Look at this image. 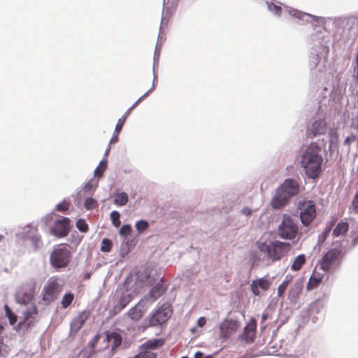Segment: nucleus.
Segmentation results:
<instances>
[{"label":"nucleus","mask_w":358,"mask_h":358,"mask_svg":"<svg viewBox=\"0 0 358 358\" xmlns=\"http://www.w3.org/2000/svg\"><path fill=\"white\" fill-rule=\"evenodd\" d=\"M74 294L72 293L65 294L61 300V305L63 308H67L73 302Z\"/></svg>","instance_id":"29"},{"label":"nucleus","mask_w":358,"mask_h":358,"mask_svg":"<svg viewBox=\"0 0 358 358\" xmlns=\"http://www.w3.org/2000/svg\"><path fill=\"white\" fill-rule=\"evenodd\" d=\"M257 331V321L255 318H251L243 329V333L239 336V338L246 343L254 342Z\"/></svg>","instance_id":"13"},{"label":"nucleus","mask_w":358,"mask_h":358,"mask_svg":"<svg viewBox=\"0 0 358 358\" xmlns=\"http://www.w3.org/2000/svg\"><path fill=\"white\" fill-rule=\"evenodd\" d=\"M128 202V196L125 192L117 193L115 196L114 203L118 206H124Z\"/></svg>","instance_id":"28"},{"label":"nucleus","mask_w":358,"mask_h":358,"mask_svg":"<svg viewBox=\"0 0 358 358\" xmlns=\"http://www.w3.org/2000/svg\"><path fill=\"white\" fill-rule=\"evenodd\" d=\"M291 281V279L284 280L278 287V296L282 297Z\"/></svg>","instance_id":"33"},{"label":"nucleus","mask_w":358,"mask_h":358,"mask_svg":"<svg viewBox=\"0 0 358 358\" xmlns=\"http://www.w3.org/2000/svg\"><path fill=\"white\" fill-rule=\"evenodd\" d=\"M64 288V283L58 276L50 277L43 287L39 301L42 305H50L56 301Z\"/></svg>","instance_id":"3"},{"label":"nucleus","mask_w":358,"mask_h":358,"mask_svg":"<svg viewBox=\"0 0 358 358\" xmlns=\"http://www.w3.org/2000/svg\"><path fill=\"white\" fill-rule=\"evenodd\" d=\"M90 317V313L84 310L73 318L70 324V335H76L83 327Z\"/></svg>","instance_id":"12"},{"label":"nucleus","mask_w":358,"mask_h":358,"mask_svg":"<svg viewBox=\"0 0 358 358\" xmlns=\"http://www.w3.org/2000/svg\"><path fill=\"white\" fill-rule=\"evenodd\" d=\"M323 279V275L317 272L313 271L307 283L308 290L313 289L319 286Z\"/></svg>","instance_id":"21"},{"label":"nucleus","mask_w":358,"mask_h":358,"mask_svg":"<svg viewBox=\"0 0 358 358\" xmlns=\"http://www.w3.org/2000/svg\"><path fill=\"white\" fill-rule=\"evenodd\" d=\"M36 282L34 280H29L19 286L15 294L16 302L21 305H28L34 299Z\"/></svg>","instance_id":"5"},{"label":"nucleus","mask_w":358,"mask_h":358,"mask_svg":"<svg viewBox=\"0 0 358 358\" xmlns=\"http://www.w3.org/2000/svg\"><path fill=\"white\" fill-rule=\"evenodd\" d=\"M203 354L201 352H196L194 354V358H204Z\"/></svg>","instance_id":"48"},{"label":"nucleus","mask_w":358,"mask_h":358,"mask_svg":"<svg viewBox=\"0 0 358 358\" xmlns=\"http://www.w3.org/2000/svg\"><path fill=\"white\" fill-rule=\"evenodd\" d=\"M133 110L132 108H129L125 113L124 115V116H126V118L129 115V114L131 113V111Z\"/></svg>","instance_id":"51"},{"label":"nucleus","mask_w":358,"mask_h":358,"mask_svg":"<svg viewBox=\"0 0 358 358\" xmlns=\"http://www.w3.org/2000/svg\"><path fill=\"white\" fill-rule=\"evenodd\" d=\"M257 248L264 253L268 259L272 262L279 261L290 250L291 245L289 243L279 241L258 242Z\"/></svg>","instance_id":"2"},{"label":"nucleus","mask_w":358,"mask_h":358,"mask_svg":"<svg viewBox=\"0 0 358 358\" xmlns=\"http://www.w3.org/2000/svg\"><path fill=\"white\" fill-rule=\"evenodd\" d=\"M164 341L162 339H152L149 340L146 343H143L141 347V350H155L157 348L163 345Z\"/></svg>","instance_id":"23"},{"label":"nucleus","mask_w":358,"mask_h":358,"mask_svg":"<svg viewBox=\"0 0 358 358\" xmlns=\"http://www.w3.org/2000/svg\"><path fill=\"white\" fill-rule=\"evenodd\" d=\"M300 218L303 225L308 226L316 217V207L314 201H305L299 203Z\"/></svg>","instance_id":"9"},{"label":"nucleus","mask_w":358,"mask_h":358,"mask_svg":"<svg viewBox=\"0 0 358 358\" xmlns=\"http://www.w3.org/2000/svg\"><path fill=\"white\" fill-rule=\"evenodd\" d=\"M204 358H212V357H211V356H206V357H204Z\"/></svg>","instance_id":"56"},{"label":"nucleus","mask_w":358,"mask_h":358,"mask_svg":"<svg viewBox=\"0 0 358 358\" xmlns=\"http://www.w3.org/2000/svg\"><path fill=\"white\" fill-rule=\"evenodd\" d=\"M6 315L9 320V322L11 325H13L17 322V315L13 313V311L9 308L8 305L5 306Z\"/></svg>","instance_id":"31"},{"label":"nucleus","mask_w":358,"mask_h":358,"mask_svg":"<svg viewBox=\"0 0 358 358\" xmlns=\"http://www.w3.org/2000/svg\"><path fill=\"white\" fill-rule=\"evenodd\" d=\"M76 227L81 232H87L89 229L88 224L86 223L85 220L83 219H79L76 222Z\"/></svg>","instance_id":"35"},{"label":"nucleus","mask_w":358,"mask_h":358,"mask_svg":"<svg viewBox=\"0 0 358 358\" xmlns=\"http://www.w3.org/2000/svg\"><path fill=\"white\" fill-rule=\"evenodd\" d=\"M349 229V224L346 222H339L333 231V235L336 237L344 236Z\"/></svg>","instance_id":"25"},{"label":"nucleus","mask_w":358,"mask_h":358,"mask_svg":"<svg viewBox=\"0 0 358 358\" xmlns=\"http://www.w3.org/2000/svg\"><path fill=\"white\" fill-rule=\"evenodd\" d=\"M69 205L68 201H63L57 205L56 210L59 212H65L69 209Z\"/></svg>","instance_id":"40"},{"label":"nucleus","mask_w":358,"mask_h":358,"mask_svg":"<svg viewBox=\"0 0 358 358\" xmlns=\"http://www.w3.org/2000/svg\"><path fill=\"white\" fill-rule=\"evenodd\" d=\"M240 327V323L238 320L234 319H225L220 324V336L224 340H227L234 334Z\"/></svg>","instance_id":"10"},{"label":"nucleus","mask_w":358,"mask_h":358,"mask_svg":"<svg viewBox=\"0 0 358 358\" xmlns=\"http://www.w3.org/2000/svg\"><path fill=\"white\" fill-rule=\"evenodd\" d=\"M336 221H337V218H334L330 222L329 224L328 225V227H327V229H325V231L324 232V239H325L329 235V233H330L332 227L335 225Z\"/></svg>","instance_id":"42"},{"label":"nucleus","mask_w":358,"mask_h":358,"mask_svg":"<svg viewBox=\"0 0 358 358\" xmlns=\"http://www.w3.org/2000/svg\"><path fill=\"white\" fill-rule=\"evenodd\" d=\"M120 217V215L117 211L114 210V211L111 212V213H110L111 221L113 222V224L115 227H119L121 224Z\"/></svg>","instance_id":"34"},{"label":"nucleus","mask_w":358,"mask_h":358,"mask_svg":"<svg viewBox=\"0 0 358 358\" xmlns=\"http://www.w3.org/2000/svg\"><path fill=\"white\" fill-rule=\"evenodd\" d=\"M206 324V320L204 317H201L197 320V325L199 327H203Z\"/></svg>","instance_id":"45"},{"label":"nucleus","mask_w":358,"mask_h":358,"mask_svg":"<svg viewBox=\"0 0 358 358\" xmlns=\"http://www.w3.org/2000/svg\"><path fill=\"white\" fill-rule=\"evenodd\" d=\"M306 263V257L304 255H298L291 265V269L294 271H299Z\"/></svg>","instance_id":"26"},{"label":"nucleus","mask_w":358,"mask_h":358,"mask_svg":"<svg viewBox=\"0 0 358 358\" xmlns=\"http://www.w3.org/2000/svg\"><path fill=\"white\" fill-rule=\"evenodd\" d=\"M299 184L294 179H287L278 188L289 199L299 192Z\"/></svg>","instance_id":"14"},{"label":"nucleus","mask_w":358,"mask_h":358,"mask_svg":"<svg viewBox=\"0 0 358 358\" xmlns=\"http://www.w3.org/2000/svg\"><path fill=\"white\" fill-rule=\"evenodd\" d=\"M271 285V282L265 278H259L252 281L251 284V290L252 293L259 296L260 294L259 289L263 291H266Z\"/></svg>","instance_id":"15"},{"label":"nucleus","mask_w":358,"mask_h":358,"mask_svg":"<svg viewBox=\"0 0 358 358\" xmlns=\"http://www.w3.org/2000/svg\"><path fill=\"white\" fill-rule=\"evenodd\" d=\"M268 318V315L266 313H264L262 315V322H264L267 320Z\"/></svg>","instance_id":"52"},{"label":"nucleus","mask_w":358,"mask_h":358,"mask_svg":"<svg viewBox=\"0 0 358 358\" xmlns=\"http://www.w3.org/2000/svg\"><path fill=\"white\" fill-rule=\"evenodd\" d=\"M70 220L67 217H62L57 220L50 229L51 234L62 238L67 236L69 231Z\"/></svg>","instance_id":"11"},{"label":"nucleus","mask_w":358,"mask_h":358,"mask_svg":"<svg viewBox=\"0 0 358 358\" xmlns=\"http://www.w3.org/2000/svg\"><path fill=\"white\" fill-rule=\"evenodd\" d=\"M97 206V202L92 198H87L85 201V207L87 210H93Z\"/></svg>","instance_id":"37"},{"label":"nucleus","mask_w":358,"mask_h":358,"mask_svg":"<svg viewBox=\"0 0 358 358\" xmlns=\"http://www.w3.org/2000/svg\"><path fill=\"white\" fill-rule=\"evenodd\" d=\"M126 121V116H122L121 118H120L117 121V123L115 126V134H117V135H119V134L121 132L123 125Z\"/></svg>","instance_id":"39"},{"label":"nucleus","mask_w":358,"mask_h":358,"mask_svg":"<svg viewBox=\"0 0 358 358\" xmlns=\"http://www.w3.org/2000/svg\"><path fill=\"white\" fill-rule=\"evenodd\" d=\"M294 15L297 18H301L302 17L303 14L298 11H294Z\"/></svg>","instance_id":"50"},{"label":"nucleus","mask_w":358,"mask_h":358,"mask_svg":"<svg viewBox=\"0 0 358 358\" xmlns=\"http://www.w3.org/2000/svg\"><path fill=\"white\" fill-rule=\"evenodd\" d=\"M327 125L324 120H316L313 123L308 131V135L315 136L317 135L323 134L325 133Z\"/></svg>","instance_id":"17"},{"label":"nucleus","mask_w":358,"mask_h":358,"mask_svg":"<svg viewBox=\"0 0 358 358\" xmlns=\"http://www.w3.org/2000/svg\"><path fill=\"white\" fill-rule=\"evenodd\" d=\"M297 224L291 218L290 216L284 215L281 224L278 229V236L284 239H294L298 234Z\"/></svg>","instance_id":"7"},{"label":"nucleus","mask_w":358,"mask_h":358,"mask_svg":"<svg viewBox=\"0 0 358 358\" xmlns=\"http://www.w3.org/2000/svg\"><path fill=\"white\" fill-rule=\"evenodd\" d=\"M3 239V235H0V241H2Z\"/></svg>","instance_id":"55"},{"label":"nucleus","mask_w":358,"mask_h":358,"mask_svg":"<svg viewBox=\"0 0 358 358\" xmlns=\"http://www.w3.org/2000/svg\"><path fill=\"white\" fill-rule=\"evenodd\" d=\"M172 315L171 306L168 303H163L151 316L150 326L155 327L166 322Z\"/></svg>","instance_id":"8"},{"label":"nucleus","mask_w":358,"mask_h":358,"mask_svg":"<svg viewBox=\"0 0 358 358\" xmlns=\"http://www.w3.org/2000/svg\"><path fill=\"white\" fill-rule=\"evenodd\" d=\"M71 259L69 246L60 244L54 248L50 256V263L57 269L64 268L69 266Z\"/></svg>","instance_id":"4"},{"label":"nucleus","mask_w":358,"mask_h":358,"mask_svg":"<svg viewBox=\"0 0 358 358\" xmlns=\"http://www.w3.org/2000/svg\"><path fill=\"white\" fill-rule=\"evenodd\" d=\"M166 289V288L164 286L162 281L160 280L150 291V296L154 300H156L165 292Z\"/></svg>","instance_id":"24"},{"label":"nucleus","mask_w":358,"mask_h":358,"mask_svg":"<svg viewBox=\"0 0 358 358\" xmlns=\"http://www.w3.org/2000/svg\"><path fill=\"white\" fill-rule=\"evenodd\" d=\"M38 308L35 304H33L29 308H28L24 313V322L23 323H26L27 327H29L34 322L30 320L33 316H35L38 314ZM22 322H20L19 325H21Z\"/></svg>","instance_id":"22"},{"label":"nucleus","mask_w":358,"mask_h":358,"mask_svg":"<svg viewBox=\"0 0 358 358\" xmlns=\"http://www.w3.org/2000/svg\"><path fill=\"white\" fill-rule=\"evenodd\" d=\"M352 207L354 208V210L356 213H358V192L357 193L353 202H352Z\"/></svg>","instance_id":"44"},{"label":"nucleus","mask_w":358,"mask_h":358,"mask_svg":"<svg viewBox=\"0 0 358 358\" xmlns=\"http://www.w3.org/2000/svg\"><path fill=\"white\" fill-rule=\"evenodd\" d=\"M110 150V145H109L108 148L106 149L105 155H108L109 154Z\"/></svg>","instance_id":"53"},{"label":"nucleus","mask_w":358,"mask_h":358,"mask_svg":"<svg viewBox=\"0 0 358 358\" xmlns=\"http://www.w3.org/2000/svg\"><path fill=\"white\" fill-rule=\"evenodd\" d=\"M133 358H157V354L148 350H141Z\"/></svg>","instance_id":"30"},{"label":"nucleus","mask_w":358,"mask_h":358,"mask_svg":"<svg viewBox=\"0 0 358 358\" xmlns=\"http://www.w3.org/2000/svg\"><path fill=\"white\" fill-rule=\"evenodd\" d=\"M41 240L40 238H36V245H37L38 243H41ZM38 245H36V247Z\"/></svg>","instance_id":"54"},{"label":"nucleus","mask_w":358,"mask_h":358,"mask_svg":"<svg viewBox=\"0 0 358 358\" xmlns=\"http://www.w3.org/2000/svg\"><path fill=\"white\" fill-rule=\"evenodd\" d=\"M113 243L108 238H103L101 242V250L104 252H108L111 250Z\"/></svg>","instance_id":"32"},{"label":"nucleus","mask_w":358,"mask_h":358,"mask_svg":"<svg viewBox=\"0 0 358 358\" xmlns=\"http://www.w3.org/2000/svg\"><path fill=\"white\" fill-rule=\"evenodd\" d=\"M242 213L248 216V215H250L252 213V210H251L250 208H249L248 207H245L242 210Z\"/></svg>","instance_id":"47"},{"label":"nucleus","mask_w":358,"mask_h":358,"mask_svg":"<svg viewBox=\"0 0 358 358\" xmlns=\"http://www.w3.org/2000/svg\"><path fill=\"white\" fill-rule=\"evenodd\" d=\"M343 255L341 249L332 248L327 251L318 261V265L324 271L328 272L340 265Z\"/></svg>","instance_id":"6"},{"label":"nucleus","mask_w":358,"mask_h":358,"mask_svg":"<svg viewBox=\"0 0 358 358\" xmlns=\"http://www.w3.org/2000/svg\"><path fill=\"white\" fill-rule=\"evenodd\" d=\"M289 199L280 189H277L276 194L271 201V206L273 208L280 209L283 208Z\"/></svg>","instance_id":"16"},{"label":"nucleus","mask_w":358,"mask_h":358,"mask_svg":"<svg viewBox=\"0 0 358 358\" xmlns=\"http://www.w3.org/2000/svg\"><path fill=\"white\" fill-rule=\"evenodd\" d=\"M274 8H275V11L278 14L280 15V12L282 10L281 8L278 6H274Z\"/></svg>","instance_id":"49"},{"label":"nucleus","mask_w":358,"mask_h":358,"mask_svg":"<svg viewBox=\"0 0 358 358\" xmlns=\"http://www.w3.org/2000/svg\"><path fill=\"white\" fill-rule=\"evenodd\" d=\"M133 299L131 294L122 293L118 300V303L114 307V311L115 313L120 312L124 309Z\"/></svg>","instance_id":"19"},{"label":"nucleus","mask_w":358,"mask_h":358,"mask_svg":"<svg viewBox=\"0 0 358 358\" xmlns=\"http://www.w3.org/2000/svg\"><path fill=\"white\" fill-rule=\"evenodd\" d=\"M117 141H118V135H117V134L114 133V135L112 136V138L110 140L109 145H110L112 144H114V143H117Z\"/></svg>","instance_id":"46"},{"label":"nucleus","mask_w":358,"mask_h":358,"mask_svg":"<svg viewBox=\"0 0 358 358\" xmlns=\"http://www.w3.org/2000/svg\"><path fill=\"white\" fill-rule=\"evenodd\" d=\"M149 92L150 91L147 92L145 94L141 96L137 101H136L135 103H134L131 108H132L134 110L144 99V98L148 95Z\"/></svg>","instance_id":"43"},{"label":"nucleus","mask_w":358,"mask_h":358,"mask_svg":"<svg viewBox=\"0 0 358 358\" xmlns=\"http://www.w3.org/2000/svg\"><path fill=\"white\" fill-rule=\"evenodd\" d=\"M131 231V227L129 224H124L120 229V234L123 236H128Z\"/></svg>","instance_id":"41"},{"label":"nucleus","mask_w":358,"mask_h":358,"mask_svg":"<svg viewBox=\"0 0 358 358\" xmlns=\"http://www.w3.org/2000/svg\"><path fill=\"white\" fill-rule=\"evenodd\" d=\"M107 160L103 159L99 162V166L94 170V176L100 178L103 176L104 171L107 169Z\"/></svg>","instance_id":"27"},{"label":"nucleus","mask_w":358,"mask_h":358,"mask_svg":"<svg viewBox=\"0 0 358 358\" xmlns=\"http://www.w3.org/2000/svg\"><path fill=\"white\" fill-rule=\"evenodd\" d=\"M101 338L100 334H97L94 336V338L89 342L88 345L91 348V352L90 354H94L95 353V347L97 345V343L99 341V339Z\"/></svg>","instance_id":"36"},{"label":"nucleus","mask_w":358,"mask_h":358,"mask_svg":"<svg viewBox=\"0 0 358 358\" xmlns=\"http://www.w3.org/2000/svg\"><path fill=\"white\" fill-rule=\"evenodd\" d=\"M106 341L108 343L111 342L113 343L111 349L113 351H114L121 345L122 338V336L117 332H108L106 334Z\"/></svg>","instance_id":"20"},{"label":"nucleus","mask_w":358,"mask_h":358,"mask_svg":"<svg viewBox=\"0 0 358 358\" xmlns=\"http://www.w3.org/2000/svg\"><path fill=\"white\" fill-rule=\"evenodd\" d=\"M143 315L144 310L143 306L139 303L131 308L127 313L128 317L134 322L139 321L143 317Z\"/></svg>","instance_id":"18"},{"label":"nucleus","mask_w":358,"mask_h":358,"mask_svg":"<svg viewBox=\"0 0 358 358\" xmlns=\"http://www.w3.org/2000/svg\"><path fill=\"white\" fill-rule=\"evenodd\" d=\"M320 152V148L316 144L311 143L301 157V166L310 178H317L322 171L323 159Z\"/></svg>","instance_id":"1"},{"label":"nucleus","mask_w":358,"mask_h":358,"mask_svg":"<svg viewBox=\"0 0 358 358\" xmlns=\"http://www.w3.org/2000/svg\"><path fill=\"white\" fill-rule=\"evenodd\" d=\"M148 226H149L148 222L145 220L138 221L136 224V230L139 233L143 232L148 227Z\"/></svg>","instance_id":"38"}]
</instances>
